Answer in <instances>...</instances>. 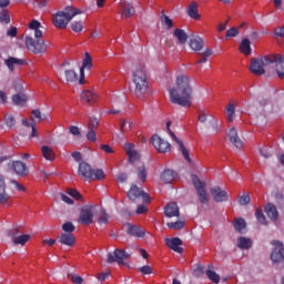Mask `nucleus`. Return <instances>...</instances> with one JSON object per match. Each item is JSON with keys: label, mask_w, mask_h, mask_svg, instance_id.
Returning a JSON list of instances; mask_svg holds the SVG:
<instances>
[{"label": "nucleus", "mask_w": 284, "mask_h": 284, "mask_svg": "<svg viewBox=\"0 0 284 284\" xmlns=\"http://www.w3.org/2000/svg\"><path fill=\"white\" fill-rule=\"evenodd\" d=\"M176 88L169 90L171 103L181 105L182 108H190L192 105V85L190 84V77L181 74L175 80Z\"/></svg>", "instance_id": "nucleus-1"}, {"label": "nucleus", "mask_w": 284, "mask_h": 284, "mask_svg": "<svg viewBox=\"0 0 284 284\" xmlns=\"http://www.w3.org/2000/svg\"><path fill=\"white\" fill-rule=\"evenodd\" d=\"M41 22L38 20H32L29 23V29L34 31V37L38 40H34L32 37H27L24 40L26 48L30 50V52H33V54H45L48 51L49 44L45 43L43 39V31H41Z\"/></svg>", "instance_id": "nucleus-2"}, {"label": "nucleus", "mask_w": 284, "mask_h": 284, "mask_svg": "<svg viewBox=\"0 0 284 284\" xmlns=\"http://www.w3.org/2000/svg\"><path fill=\"white\" fill-rule=\"evenodd\" d=\"M132 83L136 99H145L148 92H150V81L148 80L145 65H140L133 71Z\"/></svg>", "instance_id": "nucleus-3"}, {"label": "nucleus", "mask_w": 284, "mask_h": 284, "mask_svg": "<svg viewBox=\"0 0 284 284\" xmlns=\"http://www.w3.org/2000/svg\"><path fill=\"white\" fill-rule=\"evenodd\" d=\"M81 9H77L72 6H68L63 11H58L53 16V26L58 28V30H65L68 28V23L71 22L73 17L77 14H81Z\"/></svg>", "instance_id": "nucleus-4"}, {"label": "nucleus", "mask_w": 284, "mask_h": 284, "mask_svg": "<svg viewBox=\"0 0 284 284\" xmlns=\"http://www.w3.org/2000/svg\"><path fill=\"white\" fill-rule=\"evenodd\" d=\"M270 65H272L271 55H264L262 58H253L251 59L250 70L252 74H255L256 77H263V74H265Z\"/></svg>", "instance_id": "nucleus-5"}, {"label": "nucleus", "mask_w": 284, "mask_h": 284, "mask_svg": "<svg viewBox=\"0 0 284 284\" xmlns=\"http://www.w3.org/2000/svg\"><path fill=\"white\" fill-rule=\"evenodd\" d=\"M191 181L196 190L200 203H202V205H207V203H210V195H207V191H205V184L201 182L199 175L191 176Z\"/></svg>", "instance_id": "nucleus-6"}, {"label": "nucleus", "mask_w": 284, "mask_h": 284, "mask_svg": "<svg viewBox=\"0 0 284 284\" xmlns=\"http://www.w3.org/2000/svg\"><path fill=\"white\" fill-rule=\"evenodd\" d=\"M128 199H130V201H138V199H142L143 203H150V201H152L150 194L140 190L136 184L131 185L128 192Z\"/></svg>", "instance_id": "nucleus-7"}, {"label": "nucleus", "mask_w": 284, "mask_h": 284, "mask_svg": "<svg viewBox=\"0 0 284 284\" xmlns=\"http://www.w3.org/2000/svg\"><path fill=\"white\" fill-rule=\"evenodd\" d=\"M151 143H152L153 148H155V150L158 152H160L161 154H165V153L170 152V150H172V144H170V142H168L164 139H162L161 136H159V134H154L151 138Z\"/></svg>", "instance_id": "nucleus-8"}, {"label": "nucleus", "mask_w": 284, "mask_h": 284, "mask_svg": "<svg viewBox=\"0 0 284 284\" xmlns=\"http://www.w3.org/2000/svg\"><path fill=\"white\" fill-rule=\"evenodd\" d=\"M78 222H80L82 225H92V223H94V206L82 207Z\"/></svg>", "instance_id": "nucleus-9"}, {"label": "nucleus", "mask_w": 284, "mask_h": 284, "mask_svg": "<svg viewBox=\"0 0 284 284\" xmlns=\"http://www.w3.org/2000/svg\"><path fill=\"white\" fill-rule=\"evenodd\" d=\"M170 125H172L171 121H169L166 123V130H168L171 139H173V141H175V143L179 145L180 152L182 153V155L185 159V161L187 163H192V159L190 158V151L185 148V144H183V141L179 140L176 134L173 133L172 129H170Z\"/></svg>", "instance_id": "nucleus-10"}, {"label": "nucleus", "mask_w": 284, "mask_h": 284, "mask_svg": "<svg viewBox=\"0 0 284 284\" xmlns=\"http://www.w3.org/2000/svg\"><path fill=\"white\" fill-rule=\"evenodd\" d=\"M130 258V253L124 250L115 248L113 254H108V263H118L119 265H125V260Z\"/></svg>", "instance_id": "nucleus-11"}, {"label": "nucleus", "mask_w": 284, "mask_h": 284, "mask_svg": "<svg viewBox=\"0 0 284 284\" xmlns=\"http://www.w3.org/2000/svg\"><path fill=\"white\" fill-rule=\"evenodd\" d=\"M119 12L122 19H132L136 14L134 4L125 0H121L119 3Z\"/></svg>", "instance_id": "nucleus-12"}, {"label": "nucleus", "mask_w": 284, "mask_h": 284, "mask_svg": "<svg viewBox=\"0 0 284 284\" xmlns=\"http://www.w3.org/2000/svg\"><path fill=\"white\" fill-rule=\"evenodd\" d=\"M271 65H274L278 79L284 78V57L283 54H271Z\"/></svg>", "instance_id": "nucleus-13"}, {"label": "nucleus", "mask_w": 284, "mask_h": 284, "mask_svg": "<svg viewBox=\"0 0 284 284\" xmlns=\"http://www.w3.org/2000/svg\"><path fill=\"white\" fill-rule=\"evenodd\" d=\"M272 245H274L275 247L271 253V261L273 263H282V261H284L283 243H281V241H273Z\"/></svg>", "instance_id": "nucleus-14"}, {"label": "nucleus", "mask_w": 284, "mask_h": 284, "mask_svg": "<svg viewBox=\"0 0 284 284\" xmlns=\"http://www.w3.org/2000/svg\"><path fill=\"white\" fill-rule=\"evenodd\" d=\"M85 70H92V57L88 52H85L82 67L80 68V85H83V83H85Z\"/></svg>", "instance_id": "nucleus-15"}, {"label": "nucleus", "mask_w": 284, "mask_h": 284, "mask_svg": "<svg viewBox=\"0 0 284 284\" xmlns=\"http://www.w3.org/2000/svg\"><path fill=\"white\" fill-rule=\"evenodd\" d=\"M213 196L215 203H225L230 201V196L227 195V191L221 189V186H214L210 191Z\"/></svg>", "instance_id": "nucleus-16"}, {"label": "nucleus", "mask_w": 284, "mask_h": 284, "mask_svg": "<svg viewBox=\"0 0 284 284\" xmlns=\"http://www.w3.org/2000/svg\"><path fill=\"white\" fill-rule=\"evenodd\" d=\"M8 165L18 176H28L29 170L26 163L21 161H12V162H9Z\"/></svg>", "instance_id": "nucleus-17"}, {"label": "nucleus", "mask_w": 284, "mask_h": 284, "mask_svg": "<svg viewBox=\"0 0 284 284\" xmlns=\"http://www.w3.org/2000/svg\"><path fill=\"white\" fill-rule=\"evenodd\" d=\"M124 151H125V154L128 155L129 163H136L141 161V154L138 153V151H135L134 143L126 142L124 144Z\"/></svg>", "instance_id": "nucleus-18"}, {"label": "nucleus", "mask_w": 284, "mask_h": 284, "mask_svg": "<svg viewBox=\"0 0 284 284\" xmlns=\"http://www.w3.org/2000/svg\"><path fill=\"white\" fill-rule=\"evenodd\" d=\"M92 166L88 162H80L78 175L85 181H92Z\"/></svg>", "instance_id": "nucleus-19"}, {"label": "nucleus", "mask_w": 284, "mask_h": 284, "mask_svg": "<svg viewBox=\"0 0 284 284\" xmlns=\"http://www.w3.org/2000/svg\"><path fill=\"white\" fill-rule=\"evenodd\" d=\"M58 243H61V245H65L67 247H74V245H77V236L72 233H61L58 237Z\"/></svg>", "instance_id": "nucleus-20"}, {"label": "nucleus", "mask_w": 284, "mask_h": 284, "mask_svg": "<svg viewBox=\"0 0 284 284\" xmlns=\"http://www.w3.org/2000/svg\"><path fill=\"white\" fill-rule=\"evenodd\" d=\"M229 141L237 149L241 150L243 148V141L239 138V131L236 128H231L227 132Z\"/></svg>", "instance_id": "nucleus-21"}, {"label": "nucleus", "mask_w": 284, "mask_h": 284, "mask_svg": "<svg viewBox=\"0 0 284 284\" xmlns=\"http://www.w3.org/2000/svg\"><path fill=\"white\" fill-rule=\"evenodd\" d=\"M24 59H19L14 57H9L7 60H4V65H7L9 72H14V65L18 68H21V65H26Z\"/></svg>", "instance_id": "nucleus-22"}, {"label": "nucleus", "mask_w": 284, "mask_h": 284, "mask_svg": "<svg viewBox=\"0 0 284 284\" xmlns=\"http://www.w3.org/2000/svg\"><path fill=\"white\" fill-rule=\"evenodd\" d=\"M165 243L170 250H173V252H178V254H183V247L180 245H183V241L179 237L173 239H165Z\"/></svg>", "instance_id": "nucleus-23"}, {"label": "nucleus", "mask_w": 284, "mask_h": 284, "mask_svg": "<svg viewBox=\"0 0 284 284\" xmlns=\"http://www.w3.org/2000/svg\"><path fill=\"white\" fill-rule=\"evenodd\" d=\"M180 211H179V204L176 202H171L168 203L165 209H164V216H168V219H172L174 216H180Z\"/></svg>", "instance_id": "nucleus-24"}, {"label": "nucleus", "mask_w": 284, "mask_h": 284, "mask_svg": "<svg viewBox=\"0 0 284 284\" xmlns=\"http://www.w3.org/2000/svg\"><path fill=\"white\" fill-rule=\"evenodd\" d=\"M99 99V95L90 90H84L81 93V101L82 103H89L92 105L93 103H97V100Z\"/></svg>", "instance_id": "nucleus-25"}, {"label": "nucleus", "mask_w": 284, "mask_h": 284, "mask_svg": "<svg viewBox=\"0 0 284 284\" xmlns=\"http://www.w3.org/2000/svg\"><path fill=\"white\" fill-rule=\"evenodd\" d=\"M8 201H10V194L6 192V179L3 175H0V203L8 205Z\"/></svg>", "instance_id": "nucleus-26"}, {"label": "nucleus", "mask_w": 284, "mask_h": 284, "mask_svg": "<svg viewBox=\"0 0 284 284\" xmlns=\"http://www.w3.org/2000/svg\"><path fill=\"white\" fill-rule=\"evenodd\" d=\"M189 45L194 52H201V50H203L204 42L201 37L193 36L190 39Z\"/></svg>", "instance_id": "nucleus-27"}, {"label": "nucleus", "mask_w": 284, "mask_h": 284, "mask_svg": "<svg viewBox=\"0 0 284 284\" xmlns=\"http://www.w3.org/2000/svg\"><path fill=\"white\" fill-rule=\"evenodd\" d=\"M186 14L190 17V19L199 21V19H201V14H199V3L195 1L191 2L186 9Z\"/></svg>", "instance_id": "nucleus-28"}, {"label": "nucleus", "mask_w": 284, "mask_h": 284, "mask_svg": "<svg viewBox=\"0 0 284 284\" xmlns=\"http://www.w3.org/2000/svg\"><path fill=\"white\" fill-rule=\"evenodd\" d=\"M239 50L245 57H250V54H252V42L250 41V39L247 38L242 39Z\"/></svg>", "instance_id": "nucleus-29"}, {"label": "nucleus", "mask_w": 284, "mask_h": 284, "mask_svg": "<svg viewBox=\"0 0 284 284\" xmlns=\"http://www.w3.org/2000/svg\"><path fill=\"white\" fill-rule=\"evenodd\" d=\"M264 212L272 221H277L278 210H276V205L272 203L266 204L264 207Z\"/></svg>", "instance_id": "nucleus-30"}, {"label": "nucleus", "mask_w": 284, "mask_h": 284, "mask_svg": "<svg viewBox=\"0 0 284 284\" xmlns=\"http://www.w3.org/2000/svg\"><path fill=\"white\" fill-rule=\"evenodd\" d=\"M176 179V172L174 170L166 169L161 174V181L164 183H172Z\"/></svg>", "instance_id": "nucleus-31"}, {"label": "nucleus", "mask_w": 284, "mask_h": 284, "mask_svg": "<svg viewBox=\"0 0 284 284\" xmlns=\"http://www.w3.org/2000/svg\"><path fill=\"white\" fill-rule=\"evenodd\" d=\"M233 227L239 234H245V227H247V223L242 217H237L233 221Z\"/></svg>", "instance_id": "nucleus-32"}, {"label": "nucleus", "mask_w": 284, "mask_h": 284, "mask_svg": "<svg viewBox=\"0 0 284 284\" xmlns=\"http://www.w3.org/2000/svg\"><path fill=\"white\" fill-rule=\"evenodd\" d=\"M160 21L161 26L166 30H172V28H174V21L168 17L164 11L161 12Z\"/></svg>", "instance_id": "nucleus-33"}, {"label": "nucleus", "mask_w": 284, "mask_h": 284, "mask_svg": "<svg viewBox=\"0 0 284 284\" xmlns=\"http://www.w3.org/2000/svg\"><path fill=\"white\" fill-rule=\"evenodd\" d=\"M65 83H77L79 81V75L77 71L69 69L64 71Z\"/></svg>", "instance_id": "nucleus-34"}, {"label": "nucleus", "mask_w": 284, "mask_h": 284, "mask_svg": "<svg viewBox=\"0 0 284 284\" xmlns=\"http://www.w3.org/2000/svg\"><path fill=\"white\" fill-rule=\"evenodd\" d=\"M173 37H175V39H178V41L181 45H183L187 42V33H185V30H183V29H175L173 32Z\"/></svg>", "instance_id": "nucleus-35"}, {"label": "nucleus", "mask_w": 284, "mask_h": 284, "mask_svg": "<svg viewBox=\"0 0 284 284\" xmlns=\"http://www.w3.org/2000/svg\"><path fill=\"white\" fill-rule=\"evenodd\" d=\"M237 247L240 250H250L252 247V239L245 236L239 237Z\"/></svg>", "instance_id": "nucleus-36"}, {"label": "nucleus", "mask_w": 284, "mask_h": 284, "mask_svg": "<svg viewBox=\"0 0 284 284\" xmlns=\"http://www.w3.org/2000/svg\"><path fill=\"white\" fill-rule=\"evenodd\" d=\"M41 152H42L43 159H45L47 161H54L55 154L52 148L44 145L41 148Z\"/></svg>", "instance_id": "nucleus-37"}, {"label": "nucleus", "mask_w": 284, "mask_h": 284, "mask_svg": "<svg viewBox=\"0 0 284 284\" xmlns=\"http://www.w3.org/2000/svg\"><path fill=\"white\" fill-rule=\"evenodd\" d=\"M27 102H28V95L23 93H17L12 95V103L14 105H26Z\"/></svg>", "instance_id": "nucleus-38"}, {"label": "nucleus", "mask_w": 284, "mask_h": 284, "mask_svg": "<svg viewBox=\"0 0 284 284\" xmlns=\"http://www.w3.org/2000/svg\"><path fill=\"white\" fill-rule=\"evenodd\" d=\"M129 234L131 236H135L136 239H143V236H145V231L134 225V226H129Z\"/></svg>", "instance_id": "nucleus-39"}, {"label": "nucleus", "mask_w": 284, "mask_h": 284, "mask_svg": "<svg viewBox=\"0 0 284 284\" xmlns=\"http://www.w3.org/2000/svg\"><path fill=\"white\" fill-rule=\"evenodd\" d=\"M226 114H227V123H232L236 114V106L233 103H230L226 106Z\"/></svg>", "instance_id": "nucleus-40"}, {"label": "nucleus", "mask_w": 284, "mask_h": 284, "mask_svg": "<svg viewBox=\"0 0 284 284\" xmlns=\"http://www.w3.org/2000/svg\"><path fill=\"white\" fill-rule=\"evenodd\" d=\"M28 241H30V235L29 234L13 236V244L14 245H26V243H28Z\"/></svg>", "instance_id": "nucleus-41"}, {"label": "nucleus", "mask_w": 284, "mask_h": 284, "mask_svg": "<svg viewBox=\"0 0 284 284\" xmlns=\"http://www.w3.org/2000/svg\"><path fill=\"white\" fill-rule=\"evenodd\" d=\"M207 128L209 130H211V132H215V134H217V132H221V125L219 124V121H216L214 118H210Z\"/></svg>", "instance_id": "nucleus-42"}, {"label": "nucleus", "mask_w": 284, "mask_h": 284, "mask_svg": "<svg viewBox=\"0 0 284 284\" xmlns=\"http://www.w3.org/2000/svg\"><path fill=\"white\" fill-rule=\"evenodd\" d=\"M205 274L207 278L212 281V283H215V284L221 283V276L216 272L212 270H206Z\"/></svg>", "instance_id": "nucleus-43"}, {"label": "nucleus", "mask_w": 284, "mask_h": 284, "mask_svg": "<svg viewBox=\"0 0 284 284\" xmlns=\"http://www.w3.org/2000/svg\"><path fill=\"white\" fill-rule=\"evenodd\" d=\"M83 26H84L83 20H78L70 23V28L73 32H82Z\"/></svg>", "instance_id": "nucleus-44"}, {"label": "nucleus", "mask_w": 284, "mask_h": 284, "mask_svg": "<svg viewBox=\"0 0 284 284\" xmlns=\"http://www.w3.org/2000/svg\"><path fill=\"white\" fill-rule=\"evenodd\" d=\"M4 123L7 128H14L17 125V119H14V115L8 113L4 115Z\"/></svg>", "instance_id": "nucleus-45"}, {"label": "nucleus", "mask_w": 284, "mask_h": 284, "mask_svg": "<svg viewBox=\"0 0 284 284\" xmlns=\"http://www.w3.org/2000/svg\"><path fill=\"white\" fill-rule=\"evenodd\" d=\"M63 234H72V232H75L77 226L72 222H65L62 224Z\"/></svg>", "instance_id": "nucleus-46"}, {"label": "nucleus", "mask_w": 284, "mask_h": 284, "mask_svg": "<svg viewBox=\"0 0 284 284\" xmlns=\"http://www.w3.org/2000/svg\"><path fill=\"white\" fill-rule=\"evenodd\" d=\"M166 226L170 230H183V227H185V222H183V221L169 222V223H166Z\"/></svg>", "instance_id": "nucleus-47"}, {"label": "nucleus", "mask_w": 284, "mask_h": 284, "mask_svg": "<svg viewBox=\"0 0 284 284\" xmlns=\"http://www.w3.org/2000/svg\"><path fill=\"white\" fill-rule=\"evenodd\" d=\"M92 179H95L97 181H103L105 179V172L101 169H92Z\"/></svg>", "instance_id": "nucleus-48"}, {"label": "nucleus", "mask_w": 284, "mask_h": 284, "mask_svg": "<svg viewBox=\"0 0 284 284\" xmlns=\"http://www.w3.org/2000/svg\"><path fill=\"white\" fill-rule=\"evenodd\" d=\"M100 214L101 215L98 217V223L100 225H105V223H108V221H110V215L108 214V212H105L104 209L101 210Z\"/></svg>", "instance_id": "nucleus-49"}, {"label": "nucleus", "mask_w": 284, "mask_h": 284, "mask_svg": "<svg viewBox=\"0 0 284 284\" xmlns=\"http://www.w3.org/2000/svg\"><path fill=\"white\" fill-rule=\"evenodd\" d=\"M255 216L261 225H267V220L265 219V214H263V210L256 209Z\"/></svg>", "instance_id": "nucleus-50"}, {"label": "nucleus", "mask_w": 284, "mask_h": 284, "mask_svg": "<svg viewBox=\"0 0 284 284\" xmlns=\"http://www.w3.org/2000/svg\"><path fill=\"white\" fill-rule=\"evenodd\" d=\"M68 278L71 281V283H74V284H83V277H81V276L78 275V274L69 273V274H68Z\"/></svg>", "instance_id": "nucleus-51"}, {"label": "nucleus", "mask_w": 284, "mask_h": 284, "mask_svg": "<svg viewBox=\"0 0 284 284\" xmlns=\"http://www.w3.org/2000/svg\"><path fill=\"white\" fill-rule=\"evenodd\" d=\"M206 272L207 271H205V265L197 264L193 274H194V276H196V278H201V276H203V274H205Z\"/></svg>", "instance_id": "nucleus-52"}, {"label": "nucleus", "mask_w": 284, "mask_h": 284, "mask_svg": "<svg viewBox=\"0 0 284 284\" xmlns=\"http://www.w3.org/2000/svg\"><path fill=\"white\" fill-rule=\"evenodd\" d=\"M0 23H10V12L7 10L0 11Z\"/></svg>", "instance_id": "nucleus-53"}, {"label": "nucleus", "mask_w": 284, "mask_h": 284, "mask_svg": "<svg viewBox=\"0 0 284 284\" xmlns=\"http://www.w3.org/2000/svg\"><path fill=\"white\" fill-rule=\"evenodd\" d=\"M239 34H241L239 29H236V27H232L231 29H229L226 31V39H232L234 37H239Z\"/></svg>", "instance_id": "nucleus-54"}, {"label": "nucleus", "mask_w": 284, "mask_h": 284, "mask_svg": "<svg viewBox=\"0 0 284 284\" xmlns=\"http://www.w3.org/2000/svg\"><path fill=\"white\" fill-rule=\"evenodd\" d=\"M138 176L142 183H145L148 179V173L145 172V166H142L138 170Z\"/></svg>", "instance_id": "nucleus-55"}, {"label": "nucleus", "mask_w": 284, "mask_h": 284, "mask_svg": "<svg viewBox=\"0 0 284 284\" xmlns=\"http://www.w3.org/2000/svg\"><path fill=\"white\" fill-rule=\"evenodd\" d=\"M210 118H214V116L211 114H207L206 112H201L197 119L200 123H205L206 121L207 123H210Z\"/></svg>", "instance_id": "nucleus-56"}, {"label": "nucleus", "mask_w": 284, "mask_h": 284, "mask_svg": "<svg viewBox=\"0 0 284 284\" xmlns=\"http://www.w3.org/2000/svg\"><path fill=\"white\" fill-rule=\"evenodd\" d=\"M69 132L73 136H78V139H81V130L77 125H71L69 126Z\"/></svg>", "instance_id": "nucleus-57"}, {"label": "nucleus", "mask_w": 284, "mask_h": 284, "mask_svg": "<svg viewBox=\"0 0 284 284\" xmlns=\"http://www.w3.org/2000/svg\"><path fill=\"white\" fill-rule=\"evenodd\" d=\"M68 194L75 199L77 201H81V199H83L81 193H79V191H77L75 189H69Z\"/></svg>", "instance_id": "nucleus-58"}, {"label": "nucleus", "mask_w": 284, "mask_h": 284, "mask_svg": "<svg viewBox=\"0 0 284 284\" xmlns=\"http://www.w3.org/2000/svg\"><path fill=\"white\" fill-rule=\"evenodd\" d=\"M99 128V120L97 118H90L89 120V130H94Z\"/></svg>", "instance_id": "nucleus-59"}, {"label": "nucleus", "mask_w": 284, "mask_h": 284, "mask_svg": "<svg viewBox=\"0 0 284 284\" xmlns=\"http://www.w3.org/2000/svg\"><path fill=\"white\" fill-rule=\"evenodd\" d=\"M250 201H251L250 194H243L239 197V203L241 205H248Z\"/></svg>", "instance_id": "nucleus-60"}, {"label": "nucleus", "mask_w": 284, "mask_h": 284, "mask_svg": "<svg viewBox=\"0 0 284 284\" xmlns=\"http://www.w3.org/2000/svg\"><path fill=\"white\" fill-rule=\"evenodd\" d=\"M32 114H33L34 119H38V121H45V115L41 114V110L34 109L32 111Z\"/></svg>", "instance_id": "nucleus-61"}, {"label": "nucleus", "mask_w": 284, "mask_h": 284, "mask_svg": "<svg viewBox=\"0 0 284 284\" xmlns=\"http://www.w3.org/2000/svg\"><path fill=\"white\" fill-rule=\"evenodd\" d=\"M88 141H92L93 143L97 141V131L89 129L87 133Z\"/></svg>", "instance_id": "nucleus-62"}, {"label": "nucleus", "mask_w": 284, "mask_h": 284, "mask_svg": "<svg viewBox=\"0 0 284 284\" xmlns=\"http://www.w3.org/2000/svg\"><path fill=\"white\" fill-rule=\"evenodd\" d=\"M139 272H141V274L143 275H148V274H152L153 270L151 268L150 265H144L139 268Z\"/></svg>", "instance_id": "nucleus-63"}, {"label": "nucleus", "mask_w": 284, "mask_h": 284, "mask_svg": "<svg viewBox=\"0 0 284 284\" xmlns=\"http://www.w3.org/2000/svg\"><path fill=\"white\" fill-rule=\"evenodd\" d=\"M274 34H275V37L284 38V26H283V27H280V28H276V29L274 30Z\"/></svg>", "instance_id": "nucleus-64"}]
</instances>
